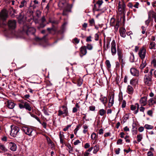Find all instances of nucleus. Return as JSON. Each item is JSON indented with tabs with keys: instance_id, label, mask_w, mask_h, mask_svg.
Returning <instances> with one entry per match:
<instances>
[{
	"instance_id": "4d7b16f0",
	"label": "nucleus",
	"mask_w": 156,
	"mask_h": 156,
	"mask_svg": "<svg viewBox=\"0 0 156 156\" xmlns=\"http://www.w3.org/2000/svg\"><path fill=\"white\" fill-rule=\"evenodd\" d=\"M129 136L128 135H126L125 137V139L126 140V141L127 143H129L130 142V140L129 139Z\"/></svg>"
},
{
	"instance_id": "c03bdc74",
	"label": "nucleus",
	"mask_w": 156,
	"mask_h": 156,
	"mask_svg": "<svg viewBox=\"0 0 156 156\" xmlns=\"http://www.w3.org/2000/svg\"><path fill=\"white\" fill-rule=\"evenodd\" d=\"M155 43L154 42H151L150 44V48L151 49H155Z\"/></svg>"
},
{
	"instance_id": "e2e57ef3",
	"label": "nucleus",
	"mask_w": 156,
	"mask_h": 156,
	"mask_svg": "<svg viewBox=\"0 0 156 156\" xmlns=\"http://www.w3.org/2000/svg\"><path fill=\"white\" fill-rule=\"evenodd\" d=\"M91 38V36H89L87 37L86 39V41L87 42L91 41H92Z\"/></svg>"
},
{
	"instance_id": "de8ad7c7",
	"label": "nucleus",
	"mask_w": 156,
	"mask_h": 156,
	"mask_svg": "<svg viewBox=\"0 0 156 156\" xmlns=\"http://www.w3.org/2000/svg\"><path fill=\"white\" fill-rule=\"evenodd\" d=\"M87 48L89 50H91L93 49V46L91 44H88L87 46Z\"/></svg>"
},
{
	"instance_id": "bb28decb",
	"label": "nucleus",
	"mask_w": 156,
	"mask_h": 156,
	"mask_svg": "<svg viewBox=\"0 0 156 156\" xmlns=\"http://www.w3.org/2000/svg\"><path fill=\"white\" fill-rule=\"evenodd\" d=\"M33 2L34 3V4L31 5V6L32 7L33 9H34L37 6V5L39 4V3L38 1L37 0H34L33 1Z\"/></svg>"
},
{
	"instance_id": "b1692460",
	"label": "nucleus",
	"mask_w": 156,
	"mask_h": 156,
	"mask_svg": "<svg viewBox=\"0 0 156 156\" xmlns=\"http://www.w3.org/2000/svg\"><path fill=\"white\" fill-rule=\"evenodd\" d=\"M149 105H153L156 103V100L155 98L150 99L148 101Z\"/></svg>"
},
{
	"instance_id": "13d9d810",
	"label": "nucleus",
	"mask_w": 156,
	"mask_h": 156,
	"mask_svg": "<svg viewBox=\"0 0 156 156\" xmlns=\"http://www.w3.org/2000/svg\"><path fill=\"white\" fill-rule=\"evenodd\" d=\"M126 101L125 100H123L122 103V108H124L126 107Z\"/></svg>"
},
{
	"instance_id": "ddd939ff",
	"label": "nucleus",
	"mask_w": 156,
	"mask_h": 156,
	"mask_svg": "<svg viewBox=\"0 0 156 156\" xmlns=\"http://www.w3.org/2000/svg\"><path fill=\"white\" fill-rule=\"evenodd\" d=\"M147 98L146 97H141L139 100L140 104L141 106H145L147 103Z\"/></svg>"
},
{
	"instance_id": "09e8293b",
	"label": "nucleus",
	"mask_w": 156,
	"mask_h": 156,
	"mask_svg": "<svg viewBox=\"0 0 156 156\" xmlns=\"http://www.w3.org/2000/svg\"><path fill=\"white\" fill-rule=\"evenodd\" d=\"M106 66L108 68H110L111 66V65L110 63V61L108 60H107L105 62Z\"/></svg>"
},
{
	"instance_id": "f257e3e1",
	"label": "nucleus",
	"mask_w": 156,
	"mask_h": 156,
	"mask_svg": "<svg viewBox=\"0 0 156 156\" xmlns=\"http://www.w3.org/2000/svg\"><path fill=\"white\" fill-rule=\"evenodd\" d=\"M21 129L25 134L29 136H34L36 133V130L30 127L23 126Z\"/></svg>"
},
{
	"instance_id": "ea45409f",
	"label": "nucleus",
	"mask_w": 156,
	"mask_h": 156,
	"mask_svg": "<svg viewBox=\"0 0 156 156\" xmlns=\"http://www.w3.org/2000/svg\"><path fill=\"white\" fill-rule=\"evenodd\" d=\"M97 135L95 133H94L91 135V137L92 140H96L97 139Z\"/></svg>"
},
{
	"instance_id": "dca6fc26",
	"label": "nucleus",
	"mask_w": 156,
	"mask_h": 156,
	"mask_svg": "<svg viewBox=\"0 0 156 156\" xmlns=\"http://www.w3.org/2000/svg\"><path fill=\"white\" fill-rule=\"evenodd\" d=\"M9 147L10 150L12 151H15L16 150L17 147L16 145L13 142H10L9 144Z\"/></svg>"
},
{
	"instance_id": "774afa93",
	"label": "nucleus",
	"mask_w": 156,
	"mask_h": 156,
	"mask_svg": "<svg viewBox=\"0 0 156 156\" xmlns=\"http://www.w3.org/2000/svg\"><path fill=\"white\" fill-rule=\"evenodd\" d=\"M120 64L119 62H116L115 63L116 67V68H119L120 67Z\"/></svg>"
},
{
	"instance_id": "052dcab7",
	"label": "nucleus",
	"mask_w": 156,
	"mask_h": 156,
	"mask_svg": "<svg viewBox=\"0 0 156 156\" xmlns=\"http://www.w3.org/2000/svg\"><path fill=\"white\" fill-rule=\"evenodd\" d=\"M71 125H68L65 128L63 129V130L65 131H66L68 129L69 127H71Z\"/></svg>"
},
{
	"instance_id": "423d86ee",
	"label": "nucleus",
	"mask_w": 156,
	"mask_h": 156,
	"mask_svg": "<svg viewBox=\"0 0 156 156\" xmlns=\"http://www.w3.org/2000/svg\"><path fill=\"white\" fill-rule=\"evenodd\" d=\"M8 17V13L7 11L5 9H3L1 12V20H4L2 23L3 25H5L6 22L5 20Z\"/></svg>"
},
{
	"instance_id": "a18cd8bd",
	"label": "nucleus",
	"mask_w": 156,
	"mask_h": 156,
	"mask_svg": "<svg viewBox=\"0 0 156 156\" xmlns=\"http://www.w3.org/2000/svg\"><path fill=\"white\" fill-rule=\"evenodd\" d=\"M80 41V40L78 39L77 38H75L73 40V43L75 44H78Z\"/></svg>"
},
{
	"instance_id": "6e6d98bb",
	"label": "nucleus",
	"mask_w": 156,
	"mask_h": 156,
	"mask_svg": "<svg viewBox=\"0 0 156 156\" xmlns=\"http://www.w3.org/2000/svg\"><path fill=\"white\" fill-rule=\"evenodd\" d=\"M136 106L135 104V105H131L130 106V108L132 110L134 111L136 109Z\"/></svg>"
},
{
	"instance_id": "39448f33",
	"label": "nucleus",
	"mask_w": 156,
	"mask_h": 156,
	"mask_svg": "<svg viewBox=\"0 0 156 156\" xmlns=\"http://www.w3.org/2000/svg\"><path fill=\"white\" fill-rule=\"evenodd\" d=\"M11 129L10 135L13 137H16L20 129L19 127L13 125L10 126Z\"/></svg>"
},
{
	"instance_id": "e433bc0d",
	"label": "nucleus",
	"mask_w": 156,
	"mask_h": 156,
	"mask_svg": "<svg viewBox=\"0 0 156 156\" xmlns=\"http://www.w3.org/2000/svg\"><path fill=\"white\" fill-rule=\"evenodd\" d=\"M26 1L25 0H23L20 2V4L19 7L20 8H22L26 4Z\"/></svg>"
},
{
	"instance_id": "9b49d317",
	"label": "nucleus",
	"mask_w": 156,
	"mask_h": 156,
	"mask_svg": "<svg viewBox=\"0 0 156 156\" xmlns=\"http://www.w3.org/2000/svg\"><path fill=\"white\" fill-rule=\"evenodd\" d=\"M111 52L112 55H115L116 53V44L115 41L113 40L111 43Z\"/></svg>"
},
{
	"instance_id": "0eeeda50",
	"label": "nucleus",
	"mask_w": 156,
	"mask_h": 156,
	"mask_svg": "<svg viewBox=\"0 0 156 156\" xmlns=\"http://www.w3.org/2000/svg\"><path fill=\"white\" fill-rule=\"evenodd\" d=\"M152 76L149 74L145 75L144 79V81L145 85L150 86L152 84Z\"/></svg>"
},
{
	"instance_id": "338daca9",
	"label": "nucleus",
	"mask_w": 156,
	"mask_h": 156,
	"mask_svg": "<svg viewBox=\"0 0 156 156\" xmlns=\"http://www.w3.org/2000/svg\"><path fill=\"white\" fill-rule=\"evenodd\" d=\"M144 128L143 127L141 126L139 128L138 130L140 132H142L144 131Z\"/></svg>"
},
{
	"instance_id": "6ab92c4d",
	"label": "nucleus",
	"mask_w": 156,
	"mask_h": 156,
	"mask_svg": "<svg viewBox=\"0 0 156 156\" xmlns=\"http://www.w3.org/2000/svg\"><path fill=\"white\" fill-rule=\"evenodd\" d=\"M126 92L129 94H132L133 92V88L131 86L128 85L126 89Z\"/></svg>"
},
{
	"instance_id": "864d4df0",
	"label": "nucleus",
	"mask_w": 156,
	"mask_h": 156,
	"mask_svg": "<svg viewBox=\"0 0 156 156\" xmlns=\"http://www.w3.org/2000/svg\"><path fill=\"white\" fill-rule=\"evenodd\" d=\"M102 3V1L99 0L97 2L96 4L98 5L99 8H100Z\"/></svg>"
},
{
	"instance_id": "412c9836",
	"label": "nucleus",
	"mask_w": 156,
	"mask_h": 156,
	"mask_svg": "<svg viewBox=\"0 0 156 156\" xmlns=\"http://www.w3.org/2000/svg\"><path fill=\"white\" fill-rule=\"evenodd\" d=\"M148 19H150L151 17L154 18L156 16V13L153 10H150L148 13Z\"/></svg>"
},
{
	"instance_id": "4be33fe9",
	"label": "nucleus",
	"mask_w": 156,
	"mask_h": 156,
	"mask_svg": "<svg viewBox=\"0 0 156 156\" xmlns=\"http://www.w3.org/2000/svg\"><path fill=\"white\" fill-rule=\"evenodd\" d=\"M118 59L119 63L121 64V69L122 70L125 64V60L122 58H119Z\"/></svg>"
},
{
	"instance_id": "7ed1b4c3",
	"label": "nucleus",
	"mask_w": 156,
	"mask_h": 156,
	"mask_svg": "<svg viewBox=\"0 0 156 156\" xmlns=\"http://www.w3.org/2000/svg\"><path fill=\"white\" fill-rule=\"evenodd\" d=\"M63 115V116H67L69 115L67 107L63 105L60 108L58 111V116H60Z\"/></svg>"
},
{
	"instance_id": "9d476101",
	"label": "nucleus",
	"mask_w": 156,
	"mask_h": 156,
	"mask_svg": "<svg viewBox=\"0 0 156 156\" xmlns=\"http://www.w3.org/2000/svg\"><path fill=\"white\" fill-rule=\"evenodd\" d=\"M1 103L2 104H3L4 103V101H2ZM4 103L8 108L11 109H13L15 105L13 102L10 100L6 101Z\"/></svg>"
},
{
	"instance_id": "cd10ccee",
	"label": "nucleus",
	"mask_w": 156,
	"mask_h": 156,
	"mask_svg": "<svg viewBox=\"0 0 156 156\" xmlns=\"http://www.w3.org/2000/svg\"><path fill=\"white\" fill-rule=\"evenodd\" d=\"M67 147L68 148L67 150L70 153L73 154V147L71 146V145L70 144H69L67 145Z\"/></svg>"
},
{
	"instance_id": "c85d7f7f",
	"label": "nucleus",
	"mask_w": 156,
	"mask_h": 156,
	"mask_svg": "<svg viewBox=\"0 0 156 156\" xmlns=\"http://www.w3.org/2000/svg\"><path fill=\"white\" fill-rule=\"evenodd\" d=\"M29 113L30 114V115L32 117L35 118L40 123H41V120L36 115L30 113V112H29Z\"/></svg>"
},
{
	"instance_id": "4468645a",
	"label": "nucleus",
	"mask_w": 156,
	"mask_h": 156,
	"mask_svg": "<svg viewBox=\"0 0 156 156\" xmlns=\"http://www.w3.org/2000/svg\"><path fill=\"white\" fill-rule=\"evenodd\" d=\"M131 74L133 76H138L139 75V72L135 68H131L130 70Z\"/></svg>"
},
{
	"instance_id": "1a4fd4ad",
	"label": "nucleus",
	"mask_w": 156,
	"mask_h": 156,
	"mask_svg": "<svg viewBox=\"0 0 156 156\" xmlns=\"http://www.w3.org/2000/svg\"><path fill=\"white\" fill-rule=\"evenodd\" d=\"M16 23L15 20H11L8 21V26L9 29L12 30H14L16 27Z\"/></svg>"
},
{
	"instance_id": "f8f14e48",
	"label": "nucleus",
	"mask_w": 156,
	"mask_h": 156,
	"mask_svg": "<svg viewBox=\"0 0 156 156\" xmlns=\"http://www.w3.org/2000/svg\"><path fill=\"white\" fill-rule=\"evenodd\" d=\"M80 55L81 57L85 55L87 53V50L86 46H83L80 48Z\"/></svg>"
},
{
	"instance_id": "f704fd0d",
	"label": "nucleus",
	"mask_w": 156,
	"mask_h": 156,
	"mask_svg": "<svg viewBox=\"0 0 156 156\" xmlns=\"http://www.w3.org/2000/svg\"><path fill=\"white\" fill-rule=\"evenodd\" d=\"M129 61L131 62H133L134 61V56L133 53H131L129 57Z\"/></svg>"
},
{
	"instance_id": "8fccbe9b",
	"label": "nucleus",
	"mask_w": 156,
	"mask_h": 156,
	"mask_svg": "<svg viewBox=\"0 0 156 156\" xmlns=\"http://www.w3.org/2000/svg\"><path fill=\"white\" fill-rule=\"evenodd\" d=\"M1 140L2 141L6 142L7 141V137L6 136H3L1 138Z\"/></svg>"
},
{
	"instance_id": "603ef678",
	"label": "nucleus",
	"mask_w": 156,
	"mask_h": 156,
	"mask_svg": "<svg viewBox=\"0 0 156 156\" xmlns=\"http://www.w3.org/2000/svg\"><path fill=\"white\" fill-rule=\"evenodd\" d=\"M80 126H81L80 125H77L76 128L74 130V133L76 135V134L77 131L79 130V128Z\"/></svg>"
},
{
	"instance_id": "37998d69",
	"label": "nucleus",
	"mask_w": 156,
	"mask_h": 156,
	"mask_svg": "<svg viewBox=\"0 0 156 156\" xmlns=\"http://www.w3.org/2000/svg\"><path fill=\"white\" fill-rule=\"evenodd\" d=\"M89 23L90 26H92L94 25L95 24L94 20V19H92L90 20H89Z\"/></svg>"
},
{
	"instance_id": "c756f323",
	"label": "nucleus",
	"mask_w": 156,
	"mask_h": 156,
	"mask_svg": "<svg viewBox=\"0 0 156 156\" xmlns=\"http://www.w3.org/2000/svg\"><path fill=\"white\" fill-rule=\"evenodd\" d=\"M47 35L44 36L42 38H40L38 37H36L35 38V40L36 41H40L41 40H44V41H46L45 38Z\"/></svg>"
},
{
	"instance_id": "4c0bfd02",
	"label": "nucleus",
	"mask_w": 156,
	"mask_h": 156,
	"mask_svg": "<svg viewBox=\"0 0 156 156\" xmlns=\"http://www.w3.org/2000/svg\"><path fill=\"white\" fill-rule=\"evenodd\" d=\"M42 111L44 113V114L47 115H49V114L48 112V109L45 107H44L42 110Z\"/></svg>"
},
{
	"instance_id": "680f3d73",
	"label": "nucleus",
	"mask_w": 156,
	"mask_h": 156,
	"mask_svg": "<svg viewBox=\"0 0 156 156\" xmlns=\"http://www.w3.org/2000/svg\"><path fill=\"white\" fill-rule=\"evenodd\" d=\"M122 140L121 139H119L118 140L117 142V144H122Z\"/></svg>"
},
{
	"instance_id": "20e7f679",
	"label": "nucleus",
	"mask_w": 156,
	"mask_h": 156,
	"mask_svg": "<svg viewBox=\"0 0 156 156\" xmlns=\"http://www.w3.org/2000/svg\"><path fill=\"white\" fill-rule=\"evenodd\" d=\"M23 31L26 33L27 35L34 34L36 31L35 29L33 27H29L27 25H25L23 28Z\"/></svg>"
},
{
	"instance_id": "473e14b6",
	"label": "nucleus",
	"mask_w": 156,
	"mask_h": 156,
	"mask_svg": "<svg viewBox=\"0 0 156 156\" xmlns=\"http://www.w3.org/2000/svg\"><path fill=\"white\" fill-rule=\"evenodd\" d=\"M143 138V136L141 134H138L137 136L136 139L138 142H140Z\"/></svg>"
},
{
	"instance_id": "72a5a7b5",
	"label": "nucleus",
	"mask_w": 156,
	"mask_h": 156,
	"mask_svg": "<svg viewBox=\"0 0 156 156\" xmlns=\"http://www.w3.org/2000/svg\"><path fill=\"white\" fill-rule=\"evenodd\" d=\"M46 138L48 144L49 145H51L52 147H53L54 146L53 143L50 138L48 137H47Z\"/></svg>"
},
{
	"instance_id": "a19ab883",
	"label": "nucleus",
	"mask_w": 156,
	"mask_h": 156,
	"mask_svg": "<svg viewBox=\"0 0 156 156\" xmlns=\"http://www.w3.org/2000/svg\"><path fill=\"white\" fill-rule=\"evenodd\" d=\"M144 127L145 129H152L153 128V126L148 124H145Z\"/></svg>"
},
{
	"instance_id": "79ce46f5",
	"label": "nucleus",
	"mask_w": 156,
	"mask_h": 156,
	"mask_svg": "<svg viewBox=\"0 0 156 156\" xmlns=\"http://www.w3.org/2000/svg\"><path fill=\"white\" fill-rule=\"evenodd\" d=\"M119 23L118 21L116 22L115 24H114V25L113 26H114L115 30H118L119 26Z\"/></svg>"
},
{
	"instance_id": "5fc2aeb1",
	"label": "nucleus",
	"mask_w": 156,
	"mask_h": 156,
	"mask_svg": "<svg viewBox=\"0 0 156 156\" xmlns=\"http://www.w3.org/2000/svg\"><path fill=\"white\" fill-rule=\"evenodd\" d=\"M136 80L135 79H133L130 81V84L132 85H134L136 83Z\"/></svg>"
},
{
	"instance_id": "393cba45",
	"label": "nucleus",
	"mask_w": 156,
	"mask_h": 156,
	"mask_svg": "<svg viewBox=\"0 0 156 156\" xmlns=\"http://www.w3.org/2000/svg\"><path fill=\"white\" fill-rule=\"evenodd\" d=\"M100 100L105 105L107 103V98L106 97H103L102 95H101V98H100Z\"/></svg>"
},
{
	"instance_id": "5701e85b",
	"label": "nucleus",
	"mask_w": 156,
	"mask_h": 156,
	"mask_svg": "<svg viewBox=\"0 0 156 156\" xmlns=\"http://www.w3.org/2000/svg\"><path fill=\"white\" fill-rule=\"evenodd\" d=\"M63 133H62L61 132H60L59 133V138L60 139V143L61 144H63L64 143V136L63 134Z\"/></svg>"
},
{
	"instance_id": "2eb2a0df",
	"label": "nucleus",
	"mask_w": 156,
	"mask_h": 156,
	"mask_svg": "<svg viewBox=\"0 0 156 156\" xmlns=\"http://www.w3.org/2000/svg\"><path fill=\"white\" fill-rule=\"evenodd\" d=\"M114 95H111L109 98L108 107L109 108L111 107L114 104Z\"/></svg>"
},
{
	"instance_id": "bf43d9fd",
	"label": "nucleus",
	"mask_w": 156,
	"mask_h": 156,
	"mask_svg": "<svg viewBox=\"0 0 156 156\" xmlns=\"http://www.w3.org/2000/svg\"><path fill=\"white\" fill-rule=\"evenodd\" d=\"M95 107L94 106H90L89 109L91 111H94L95 110Z\"/></svg>"
},
{
	"instance_id": "f03ea898",
	"label": "nucleus",
	"mask_w": 156,
	"mask_h": 156,
	"mask_svg": "<svg viewBox=\"0 0 156 156\" xmlns=\"http://www.w3.org/2000/svg\"><path fill=\"white\" fill-rule=\"evenodd\" d=\"M21 103L19 104V106L20 108L22 109L25 108L26 110L29 111H30L33 108L30 104L27 102L22 100Z\"/></svg>"
},
{
	"instance_id": "58836bf2",
	"label": "nucleus",
	"mask_w": 156,
	"mask_h": 156,
	"mask_svg": "<svg viewBox=\"0 0 156 156\" xmlns=\"http://www.w3.org/2000/svg\"><path fill=\"white\" fill-rule=\"evenodd\" d=\"M1 150H2L3 152H5L7 151V149L3 145H1Z\"/></svg>"
},
{
	"instance_id": "7c9ffc66",
	"label": "nucleus",
	"mask_w": 156,
	"mask_h": 156,
	"mask_svg": "<svg viewBox=\"0 0 156 156\" xmlns=\"http://www.w3.org/2000/svg\"><path fill=\"white\" fill-rule=\"evenodd\" d=\"M98 112L100 115L101 116L104 115L106 113V111L103 109H100Z\"/></svg>"
},
{
	"instance_id": "f3484780",
	"label": "nucleus",
	"mask_w": 156,
	"mask_h": 156,
	"mask_svg": "<svg viewBox=\"0 0 156 156\" xmlns=\"http://www.w3.org/2000/svg\"><path fill=\"white\" fill-rule=\"evenodd\" d=\"M125 5L124 4L122 5H119L118 11L120 12L121 14H124L125 11Z\"/></svg>"
},
{
	"instance_id": "aec40b11",
	"label": "nucleus",
	"mask_w": 156,
	"mask_h": 156,
	"mask_svg": "<svg viewBox=\"0 0 156 156\" xmlns=\"http://www.w3.org/2000/svg\"><path fill=\"white\" fill-rule=\"evenodd\" d=\"M72 7V6L71 5H68L67 6V7L63 11L62 15H66V12H71V9Z\"/></svg>"
},
{
	"instance_id": "a878e982",
	"label": "nucleus",
	"mask_w": 156,
	"mask_h": 156,
	"mask_svg": "<svg viewBox=\"0 0 156 156\" xmlns=\"http://www.w3.org/2000/svg\"><path fill=\"white\" fill-rule=\"evenodd\" d=\"M99 145L98 144L95 145L94 147V150L93 153L94 154H96L99 150Z\"/></svg>"
},
{
	"instance_id": "2f4dec72",
	"label": "nucleus",
	"mask_w": 156,
	"mask_h": 156,
	"mask_svg": "<svg viewBox=\"0 0 156 156\" xmlns=\"http://www.w3.org/2000/svg\"><path fill=\"white\" fill-rule=\"evenodd\" d=\"M146 63L145 61H144V60H142V63L140 65V68L141 69H143L144 67H145L146 65Z\"/></svg>"
},
{
	"instance_id": "a211bd4d",
	"label": "nucleus",
	"mask_w": 156,
	"mask_h": 156,
	"mask_svg": "<svg viewBox=\"0 0 156 156\" xmlns=\"http://www.w3.org/2000/svg\"><path fill=\"white\" fill-rule=\"evenodd\" d=\"M126 30L123 27H121L119 29L120 34L122 37H126Z\"/></svg>"
},
{
	"instance_id": "0e129e2a",
	"label": "nucleus",
	"mask_w": 156,
	"mask_h": 156,
	"mask_svg": "<svg viewBox=\"0 0 156 156\" xmlns=\"http://www.w3.org/2000/svg\"><path fill=\"white\" fill-rule=\"evenodd\" d=\"M41 124L42 125L43 127H44L45 129H46L47 123L46 122H43L42 123L41 122Z\"/></svg>"
},
{
	"instance_id": "69168bd1",
	"label": "nucleus",
	"mask_w": 156,
	"mask_h": 156,
	"mask_svg": "<svg viewBox=\"0 0 156 156\" xmlns=\"http://www.w3.org/2000/svg\"><path fill=\"white\" fill-rule=\"evenodd\" d=\"M80 143V142L79 140H77L74 142L73 144L74 145H76Z\"/></svg>"
},
{
	"instance_id": "c9c22d12",
	"label": "nucleus",
	"mask_w": 156,
	"mask_h": 156,
	"mask_svg": "<svg viewBox=\"0 0 156 156\" xmlns=\"http://www.w3.org/2000/svg\"><path fill=\"white\" fill-rule=\"evenodd\" d=\"M117 54L118 56V59L123 57L122 52L121 50L119 49H118L117 50Z\"/></svg>"
},
{
	"instance_id": "6e6552de",
	"label": "nucleus",
	"mask_w": 156,
	"mask_h": 156,
	"mask_svg": "<svg viewBox=\"0 0 156 156\" xmlns=\"http://www.w3.org/2000/svg\"><path fill=\"white\" fill-rule=\"evenodd\" d=\"M146 49L144 47H142L139 50L138 55L142 60H144L146 55Z\"/></svg>"
},
{
	"instance_id": "49530a36",
	"label": "nucleus",
	"mask_w": 156,
	"mask_h": 156,
	"mask_svg": "<svg viewBox=\"0 0 156 156\" xmlns=\"http://www.w3.org/2000/svg\"><path fill=\"white\" fill-rule=\"evenodd\" d=\"M97 5L96 4L94 5V7L93 8V10L95 11H98L100 10V8H99L97 6Z\"/></svg>"
},
{
	"instance_id": "3c124183",
	"label": "nucleus",
	"mask_w": 156,
	"mask_h": 156,
	"mask_svg": "<svg viewBox=\"0 0 156 156\" xmlns=\"http://www.w3.org/2000/svg\"><path fill=\"white\" fill-rule=\"evenodd\" d=\"M115 23V20L114 18H111L110 21V24L111 26H113L114 25Z\"/></svg>"
}]
</instances>
